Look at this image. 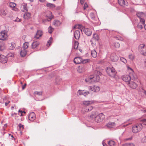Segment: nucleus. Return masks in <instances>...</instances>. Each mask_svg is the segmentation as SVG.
Masks as SVG:
<instances>
[{"mask_svg":"<svg viewBox=\"0 0 146 146\" xmlns=\"http://www.w3.org/2000/svg\"><path fill=\"white\" fill-rule=\"evenodd\" d=\"M96 74L92 75L85 79L86 82L89 81V80H91L92 82H98L100 80V76L102 75V74L99 71H97L96 72Z\"/></svg>","mask_w":146,"mask_h":146,"instance_id":"f257e3e1","label":"nucleus"},{"mask_svg":"<svg viewBox=\"0 0 146 146\" xmlns=\"http://www.w3.org/2000/svg\"><path fill=\"white\" fill-rule=\"evenodd\" d=\"M106 72L109 76L112 77H115L117 73L116 71L113 67L107 68Z\"/></svg>","mask_w":146,"mask_h":146,"instance_id":"f03ea898","label":"nucleus"},{"mask_svg":"<svg viewBox=\"0 0 146 146\" xmlns=\"http://www.w3.org/2000/svg\"><path fill=\"white\" fill-rule=\"evenodd\" d=\"M143 128L142 124H137L133 126L132 128V131L134 133H137L141 130Z\"/></svg>","mask_w":146,"mask_h":146,"instance_id":"7ed1b4c3","label":"nucleus"},{"mask_svg":"<svg viewBox=\"0 0 146 146\" xmlns=\"http://www.w3.org/2000/svg\"><path fill=\"white\" fill-rule=\"evenodd\" d=\"M105 118L104 115L101 113L95 117V121L97 123L102 122Z\"/></svg>","mask_w":146,"mask_h":146,"instance_id":"20e7f679","label":"nucleus"},{"mask_svg":"<svg viewBox=\"0 0 146 146\" xmlns=\"http://www.w3.org/2000/svg\"><path fill=\"white\" fill-rule=\"evenodd\" d=\"M145 45L143 44H140L139 46V50L142 54L146 56V48L144 47Z\"/></svg>","mask_w":146,"mask_h":146,"instance_id":"39448f33","label":"nucleus"},{"mask_svg":"<svg viewBox=\"0 0 146 146\" xmlns=\"http://www.w3.org/2000/svg\"><path fill=\"white\" fill-rule=\"evenodd\" d=\"M81 31L82 32L83 31L84 33L88 36H90L92 34L91 30L89 28H86L85 27H82Z\"/></svg>","mask_w":146,"mask_h":146,"instance_id":"423d86ee","label":"nucleus"},{"mask_svg":"<svg viewBox=\"0 0 146 146\" xmlns=\"http://www.w3.org/2000/svg\"><path fill=\"white\" fill-rule=\"evenodd\" d=\"M7 37V33L5 31H2L0 33V40H6Z\"/></svg>","mask_w":146,"mask_h":146,"instance_id":"0eeeda50","label":"nucleus"},{"mask_svg":"<svg viewBox=\"0 0 146 146\" xmlns=\"http://www.w3.org/2000/svg\"><path fill=\"white\" fill-rule=\"evenodd\" d=\"M89 89L95 92H98L100 90V88L98 86H94L89 87Z\"/></svg>","mask_w":146,"mask_h":146,"instance_id":"6e6552de","label":"nucleus"},{"mask_svg":"<svg viewBox=\"0 0 146 146\" xmlns=\"http://www.w3.org/2000/svg\"><path fill=\"white\" fill-rule=\"evenodd\" d=\"M43 35L42 31L40 30H38L36 33L35 36V38L37 39H38L40 37H41Z\"/></svg>","mask_w":146,"mask_h":146,"instance_id":"1a4fd4ad","label":"nucleus"},{"mask_svg":"<svg viewBox=\"0 0 146 146\" xmlns=\"http://www.w3.org/2000/svg\"><path fill=\"white\" fill-rule=\"evenodd\" d=\"M110 58L112 61H117L118 59V57L114 53H112L111 54Z\"/></svg>","mask_w":146,"mask_h":146,"instance_id":"9d476101","label":"nucleus"},{"mask_svg":"<svg viewBox=\"0 0 146 146\" xmlns=\"http://www.w3.org/2000/svg\"><path fill=\"white\" fill-rule=\"evenodd\" d=\"M7 58L4 55H0V62L2 63H5L7 61Z\"/></svg>","mask_w":146,"mask_h":146,"instance_id":"9b49d317","label":"nucleus"},{"mask_svg":"<svg viewBox=\"0 0 146 146\" xmlns=\"http://www.w3.org/2000/svg\"><path fill=\"white\" fill-rule=\"evenodd\" d=\"M131 77L129 75H124L122 77V80L126 82H129L131 80Z\"/></svg>","mask_w":146,"mask_h":146,"instance_id":"f8f14e48","label":"nucleus"},{"mask_svg":"<svg viewBox=\"0 0 146 146\" xmlns=\"http://www.w3.org/2000/svg\"><path fill=\"white\" fill-rule=\"evenodd\" d=\"M74 62L75 63L77 64H81V62H82V58L80 57H76L74 59Z\"/></svg>","mask_w":146,"mask_h":146,"instance_id":"ddd939ff","label":"nucleus"},{"mask_svg":"<svg viewBox=\"0 0 146 146\" xmlns=\"http://www.w3.org/2000/svg\"><path fill=\"white\" fill-rule=\"evenodd\" d=\"M80 34L79 30H76L74 33V36L76 39L78 40L80 36Z\"/></svg>","mask_w":146,"mask_h":146,"instance_id":"4468645a","label":"nucleus"},{"mask_svg":"<svg viewBox=\"0 0 146 146\" xmlns=\"http://www.w3.org/2000/svg\"><path fill=\"white\" fill-rule=\"evenodd\" d=\"M136 15L137 17L139 18V19L144 18L146 16L145 14L144 13L142 12H137Z\"/></svg>","mask_w":146,"mask_h":146,"instance_id":"2eb2a0df","label":"nucleus"},{"mask_svg":"<svg viewBox=\"0 0 146 146\" xmlns=\"http://www.w3.org/2000/svg\"><path fill=\"white\" fill-rule=\"evenodd\" d=\"M36 118L34 112H32L29 114L28 116V118L30 120L33 121Z\"/></svg>","mask_w":146,"mask_h":146,"instance_id":"dca6fc26","label":"nucleus"},{"mask_svg":"<svg viewBox=\"0 0 146 146\" xmlns=\"http://www.w3.org/2000/svg\"><path fill=\"white\" fill-rule=\"evenodd\" d=\"M129 86L133 89H135L137 86V84L135 82L131 81L129 82Z\"/></svg>","mask_w":146,"mask_h":146,"instance_id":"f3484780","label":"nucleus"},{"mask_svg":"<svg viewBox=\"0 0 146 146\" xmlns=\"http://www.w3.org/2000/svg\"><path fill=\"white\" fill-rule=\"evenodd\" d=\"M118 3L121 6H123L124 5H128L127 2L125 0H118Z\"/></svg>","mask_w":146,"mask_h":146,"instance_id":"a211bd4d","label":"nucleus"},{"mask_svg":"<svg viewBox=\"0 0 146 146\" xmlns=\"http://www.w3.org/2000/svg\"><path fill=\"white\" fill-rule=\"evenodd\" d=\"M15 44L14 42L9 43L8 44V48L10 50L14 49L15 47Z\"/></svg>","mask_w":146,"mask_h":146,"instance_id":"6ab92c4d","label":"nucleus"},{"mask_svg":"<svg viewBox=\"0 0 146 146\" xmlns=\"http://www.w3.org/2000/svg\"><path fill=\"white\" fill-rule=\"evenodd\" d=\"M40 44L39 42L37 41H34L31 44L32 48L34 49L36 48Z\"/></svg>","mask_w":146,"mask_h":146,"instance_id":"aec40b11","label":"nucleus"},{"mask_svg":"<svg viewBox=\"0 0 146 146\" xmlns=\"http://www.w3.org/2000/svg\"><path fill=\"white\" fill-rule=\"evenodd\" d=\"M115 123L111 122H109L107 123L106 126L108 128H110L113 127L115 125Z\"/></svg>","mask_w":146,"mask_h":146,"instance_id":"412c9836","label":"nucleus"},{"mask_svg":"<svg viewBox=\"0 0 146 146\" xmlns=\"http://www.w3.org/2000/svg\"><path fill=\"white\" fill-rule=\"evenodd\" d=\"M27 53V50H25L23 49L21 50L20 52V54L21 57H24L25 56Z\"/></svg>","mask_w":146,"mask_h":146,"instance_id":"4be33fe9","label":"nucleus"},{"mask_svg":"<svg viewBox=\"0 0 146 146\" xmlns=\"http://www.w3.org/2000/svg\"><path fill=\"white\" fill-rule=\"evenodd\" d=\"M53 24L56 27H58L61 24V22L58 20H54L53 22Z\"/></svg>","mask_w":146,"mask_h":146,"instance_id":"5701e85b","label":"nucleus"},{"mask_svg":"<svg viewBox=\"0 0 146 146\" xmlns=\"http://www.w3.org/2000/svg\"><path fill=\"white\" fill-rule=\"evenodd\" d=\"M93 108L91 105L87 106L85 107V109L86 110L85 111L88 112L89 111H91L92 109Z\"/></svg>","mask_w":146,"mask_h":146,"instance_id":"b1692460","label":"nucleus"},{"mask_svg":"<svg viewBox=\"0 0 146 146\" xmlns=\"http://www.w3.org/2000/svg\"><path fill=\"white\" fill-rule=\"evenodd\" d=\"M91 54L92 56L94 58L96 57L97 56V53L95 50L91 51Z\"/></svg>","mask_w":146,"mask_h":146,"instance_id":"393cba45","label":"nucleus"},{"mask_svg":"<svg viewBox=\"0 0 146 146\" xmlns=\"http://www.w3.org/2000/svg\"><path fill=\"white\" fill-rule=\"evenodd\" d=\"M31 16V13H30L27 12L25 13L24 15V18L25 19H27L29 18Z\"/></svg>","mask_w":146,"mask_h":146,"instance_id":"a878e982","label":"nucleus"},{"mask_svg":"<svg viewBox=\"0 0 146 146\" xmlns=\"http://www.w3.org/2000/svg\"><path fill=\"white\" fill-rule=\"evenodd\" d=\"M92 103V102L90 101H84L83 102V104L85 105L86 107L87 106H89Z\"/></svg>","mask_w":146,"mask_h":146,"instance_id":"bb28decb","label":"nucleus"},{"mask_svg":"<svg viewBox=\"0 0 146 146\" xmlns=\"http://www.w3.org/2000/svg\"><path fill=\"white\" fill-rule=\"evenodd\" d=\"M85 68L84 67H82V66H79L78 67V70L80 73L84 71Z\"/></svg>","mask_w":146,"mask_h":146,"instance_id":"cd10ccee","label":"nucleus"},{"mask_svg":"<svg viewBox=\"0 0 146 146\" xmlns=\"http://www.w3.org/2000/svg\"><path fill=\"white\" fill-rule=\"evenodd\" d=\"M29 43L28 42H25L23 45L22 48L23 49L25 50L27 48L29 47Z\"/></svg>","mask_w":146,"mask_h":146,"instance_id":"c85d7f7f","label":"nucleus"},{"mask_svg":"<svg viewBox=\"0 0 146 146\" xmlns=\"http://www.w3.org/2000/svg\"><path fill=\"white\" fill-rule=\"evenodd\" d=\"M78 41L74 40V43L73 47L75 49H77L78 48Z\"/></svg>","mask_w":146,"mask_h":146,"instance_id":"c756f323","label":"nucleus"},{"mask_svg":"<svg viewBox=\"0 0 146 146\" xmlns=\"http://www.w3.org/2000/svg\"><path fill=\"white\" fill-rule=\"evenodd\" d=\"M5 48V44L0 42V50L2 51Z\"/></svg>","mask_w":146,"mask_h":146,"instance_id":"7c9ffc66","label":"nucleus"},{"mask_svg":"<svg viewBox=\"0 0 146 146\" xmlns=\"http://www.w3.org/2000/svg\"><path fill=\"white\" fill-rule=\"evenodd\" d=\"M61 79L59 76H57L55 78V83L56 84H58L59 82L61 81Z\"/></svg>","mask_w":146,"mask_h":146,"instance_id":"2f4dec72","label":"nucleus"},{"mask_svg":"<svg viewBox=\"0 0 146 146\" xmlns=\"http://www.w3.org/2000/svg\"><path fill=\"white\" fill-rule=\"evenodd\" d=\"M93 38L96 41H98L99 39L98 35L97 34H94L93 35Z\"/></svg>","mask_w":146,"mask_h":146,"instance_id":"473e14b6","label":"nucleus"},{"mask_svg":"<svg viewBox=\"0 0 146 146\" xmlns=\"http://www.w3.org/2000/svg\"><path fill=\"white\" fill-rule=\"evenodd\" d=\"M122 146H135V145L132 143H126L123 144Z\"/></svg>","mask_w":146,"mask_h":146,"instance_id":"72a5a7b5","label":"nucleus"},{"mask_svg":"<svg viewBox=\"0 0 146 146\" xmlns=\"http://www.w3.org/2000/svg\"><path fill=\"white\" fill-rule=\"evenodd\" d=\"M108 144L110 146H115V143L114 141L110 140L109 141Z\"/></svg>","mask_w":146,"mask_h":146,"instance_id":"f704fd0d","label":"nucleus"},{"mask_svg":"<svg viewBox=\"0 0 146 146\" xmlns=\"http://www.w3.org/2000/svg\"><path fill=\"white\" fill-rule=\"evenodd\" d=\"M52 37H50L49 40L47 41V44H46V46H48L51 45L52 43Z\"/></svg>","mask_w":146,"mask_h":146,"instance_id":"c9c22d12","label":"nucleus"},{"mask_svg":"<svg viewBox=\"0 0 146 146\" xmlns=\"http://www.w3.org/2000/svg\"><path fill=\"white\" fill-rule=\"evenodd\" d=\"M46 6L48 7L51 8H54L55 7V5L54 4L48 3L46 4Z\"/></svg>","mask_w":146,"mask_h":146,"instance_id":"e433bc0d","label":"nucleus"},{"mask_svg":"<svg viewBox=\"0 0 146 146\" xmlns=\"http://www.w3.org/2000/svg\"><path fill=\"white\" fill-rule=\"evenodd\" d=\"M0 15L2 16H4L6 15V13L4 10H2L0 12Z\"/></svg>","mask_w":146,"mask_h":146,"instance_id":"4c0bfd02","label":"nucleus"},{"mask_svg":"<svg viewBox=\"0 0 146 146\" xmlns=\"http://www.w3.org/2000/svg\"><path fill=\"white\" fill-rule=\"evenodd\" d=\"M114 46L115 47L118 48L120 46L119 43L117 42H115L113 43Z\"/></svg>","mask_w":146,"mask_h":146,"instance_id":"58836bf2","label":"nucleus"},{"mask_svg":"<svg viewBox=\"0 0 146 146\" xmlns=\"http://www.w3.org/2000/svg\"><path fill=\"white\" fill-rule=\"evenodd\" d=\"M54 29L51 26L49 27L48 28V31L49 33H51L53 31Z\"/></svg>","mask_w":146,"mask_h":146,"instance_id":"ea45409f","label":"nucleus"},{"mask_svg":"<svg viewBox=\"0 0 146 146\" xmlns=\"http://www.w3.org/2000/svg\"><path fill=\"white\" fill-rule=\"evenodd\" d=\"M27 4H26L24 3L21 6V7H22L24 11H28V9L27 8Z\"/></svg>","mask_w":146,"mask_h":146,"instance_id":"a19ab883","label":"nucleus"},{"mask_svg":"<svg viewBox=\"0 0 146 146\" xmlns=\"http://www.w3.org/2000/svg\"><path fill=\"white\" fill-rule=\"evenodd\" d=\"M9 5L10 7L12 8H14L16 6V4L14 3H10Z\"/></svg>","mask_w":146,"mask_h":146,"instance_id":"79ce46f5","label":"nucleus"},{"mask_svg":"<svg viewBox=\"0 0 146 146\" xmlns=\"http://www.w3.org/2000/svg\"><path fill=\"white\" fill-rule=\"evenodd\" d=\"M141 23H139L137 25V27L140 29H142L143 28V26Z\"/></svg>","mask_w":146,"mask_h":146,"instance_id":"37998d69","label":"nucleus"},{"mask_svg":"<svg viewBox=\"0 0 146 146\" xmlns=\"http://www.w3.org/2000/svg\"><path fill=\"white\" fill-rule=\"evenodd\" d=\"M89 59L82 60V62H81V63L83 64H84L88 62L89 61Z\"/></svg>","mask_w":146,"mask_h":146,"instance_id":"c03bdc74","label":"nucleus"},{"mask_svg":"<svg viewBox=\"0 0 146 146\" xmlns=\"http://www.w3.org/2000/svg\"><path fill=\"white\" fill-rule=\"evenodd\" d=\"M139 23H141V24H142L143 25H145V20L143 18H141V19H140V22Z\"/></svg>","mask_w":146,"mask_h":146,"instance_id":"a18cd8bd","label":"nucleus"},{"mask_svg":"<svg viewBox=\"0 0 146 146\" xmlns=\"http://www.w3.org/2000/svg\"><path fill=\"white\" fill-rule=\"evenodd\" d=\"M42 93L41 92H35L34 93L35 94L38 95L39 96H42Z\"/></svg>","mask_w":146,"mask_h":146,"instance_id":"49530a36","label":"nucleus"},{"mask_svg":"<svg viewBox=\"0 0 146 146\" xmlns=\"http://www.w3.org/2000/svg\"><path fill=\"white\" fill-rule=\"evenodd\" d=\"M120 60L123 62L126 63L127 62L126 60L123 57H121L120 58Z\"/></svg>","mask_w":146,"mask_h":146,"instance_id":"de8ad7c7","label":"nucleus"},{"mask_svg":"<svg viewBox=\"0 0 146 146\" xmlns=\"http://www.w3.org/2000/svg\"><path fill=\"white\" fill-rule=\"evenodd\" d=\"M19 127L20 130H21L22 128V129H23L24 128V126L23 125H22L21 123H19Z\"/></svg>","mask_w":146,"mask_h":146,"instance_id":"09e8293b","label":"nucleus"},{"mask_svg":"<svg viewBox=\"0 0 146 146\" xmlns=\"http://www.w3.org/2000/svg\"><path fill=\"white\" fill-rule=\"evenodd\" d=\"M54 76V75L52 73L50 74L48 76V78L49 79H51V78H53Z\"/></svg>","mask_w":146,"mask_h":146,"instance_id":"8fccbe9b","label":"nucleus"},{"mask_svg":"<svg viewBox=\"0 0 146 146\" xmlns=\"http://www.w3.org/2000/svg\"><path fill=\"white\" fill-rule=\"evenodd\" d=\"M18 112L19 113H21V114L20 115L21 116H22L23 115V114H22L23 113H26V112L25 111H21L20 110H19L18 111Z\"/></svg>","mask_w":146,"mask_h":146,"instance_id":"3c124183","label":"nucleus"},{"mask_svg":"<svg viewBox=\"0 0 146 146\" xmlns=\"http://www.w3.org/2000/svg\"><path fill=\"white\" fill-rule=\"evenodd\" d=\"M89 94L90 93L88 91H87L83 92V95L86 96L87 95Z\"/></svg>","mask_w":146,"mask_h":146,"instance_id":"603ef678","label":"nucleus"},{"mask_svg":"<svg viewBox=\"0 0 146 146\" xmlns=\"http://www.w3.org/2000/svg\"><path fill=\"white\" fill-rule=\"evenodd\" d=\"M143 125H146V119H143L141 121Z\"/></svg>","mask_w":146,"mask_h":146,"instance_id":"864d4df0","label":"nucleus"},{"mask_svg":"<svg viewBox=\"0 0 146 146\" xmlns=\"http://www.w3.org/2000/svg\"><path fill=\"white\" fill-rule=\"evenodd\" d=\"M129 57L130 59L133 60L134 58L132 54H130L129 56Z\"/></svg>","mask_w":146,"mask_h":146,"instance_id":"5fc2aeb1","label":"nucleus"},{"mask_svg":"<svg viewBox=\"0 0 146 146\" xmlns=\"http://www.w3.org/2000/svg\"><path fill=\"white\" fill-rule=\"evenodd\" d=\"M14 56V55L12 53H9L8 54V55L7 56V58L9 57H13Z\"/></svg>","mask_w":146,"mask_h":146,"instance_id":"6e6d98bb","label":"nucleus"},{"mask_svg":"<svg viewBox=\"0 0 146 146\" xmlns=\"http://www.w3.org/2000/svg\"><path fill=\"white\" fill-rule=\"evenodd\" d=\"M78 92L80 95H83V92H82V91L81 90H79L78 91Z\"/></svg>","mask_w":146,"mask_h":146,"instance_id":"4d7b16f0","label":"nucleus"},{"mask_svg":"<svg viewBox=\"0 0 146 146\" xmlns=\"http://www.w3.org/2000/svg\"><path fill=\"white\" fill-rule=\"evenodd\" d=\"M88 7V5L87 4L85 3L84 4V9H85L87 7Z\"/></svg>","mask_w":146,"mask_h":146,"instance_id":"13d9d810","label":"nucleus"},{"mask_svg":"<svg viewBox=\"0 0 146 146\" xmlns=\"http://www.w3.org/2000/svg\"><path fill=\"white\" fill-rule=\"evenodd\" d=\"M21 21V20L18 17H17L16 19L15 20V22H20Z\"/></svg>","mask_w":146,"mask_h":146,"instance_id":"bf43d9fd","label":"nucleus"},{"mask_svg":"<svg viewBox=\"0 0 146 146\" xmlns=\"http://www.w3.org/2000/svg\"><path fill=\"white\" fill-rule=\"evenodd\" d=\"M78 25L79 26V27H77V29H80L81 30V29L82 27V25Z\"/></svg>","mask_w":146,"mask_h":146,"instance_id":"052dcab7","label":"nucleus"},{"mask_svg":"<svg viewBox=\"0 0 146 146\" xmlns=\"http://www.w3.org/2000/svg\"><path fill=\"white\" fill-rule=\"evenodd\" d=\"M78 27H79V26L78 25H75L73 27V29H77Z\"/></svg>","mask_w":146,"mask_h":146,"instance_id":"680f3d73","label":"nucleus"},{"mask_svg":"<svg viewBox=\"0 0 146 146\" xmlns=\"http://www.w3.org/2000/svg\"><path fill=\"white\" fill-rule=\"evenodd\" d=\"M132 139V137H131L129 138H127L125 139V140L126 141L128 140H131Z\"/></svg>","mask_w":146,"mask_h":146,"instance_id":"e2e57ef3","label":"nucleus"},{"mask_svg":"<svg viewBox=\"0 0 146 146\" xmlns=\"http://www.w3.org/2000/svg\"><path fill=\"white\" fill-rule=\"evenodd\" d=\"M26 85V84H25L24 85H23L22 87V89L24 90L25 89V86Z\"/></svg>","mask_w":146,"mask_h":146,"instance_id":"0e129e2a","label":"nucleus"},{"mask_svg":"<svg viewBox=\"0 0 146 146\" xmlns=\"http://www.w3.org/2000/svg\"><path fill=\"white\" fill-rule=\"evenodd\" d=\"M17 115V113H12L11 114V116H13L14 115H15V116L16 115Z\"/></svg>","mask_w":146,"mask_h":146,"instance_id":"69168bd1","label":"nucleus"},{"mask_svg":"<svg viewBox=\"0 0 146 146\" xmlns=\"http://www.w3.org/2000/svg\"><path fill=\"white\" fill-rule=\"evenodd\" d=\"M118 40L122 41L123 40V39L121 37H120L119 39H118Z\"/></svg>","mask_w":146,"mask_h":146,"instance_id":"338daca9","label":"nucleus"},{"mask_svg":"<svg viewBox=\"0 0 146 146\" xmlns=\"http://www.w3.org/2000/svg\"><path fill=\"white\" fill-rule=\"evenodd\" d=\"M84 0H80V2L81 4H83L84 3Z\"/></svg>","mask_w":146,"mask_h":146,"instance_id":"774afa93","label":"nucleus"}]
</instances>
